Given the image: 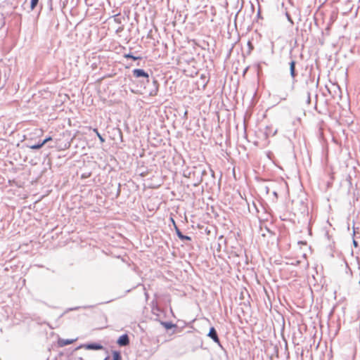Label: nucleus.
<instances>
[{
	"label": "nucleus",
	"instance_id": "1",
	"mask_svg": "<svg viewBox=\"0 0 360 360\" xmlns=\"http://www.w3.org/2000/svg\"><path fill=\"white\" fill-rule=\"evenodd\" d=\"M174 149L172 148L169 140L159 141V156L162 160V164L168 167L173 160Z\"/></svg>",
	"mask_w": 360,
	"mask_h": 360
},
{
	"label": "nucleus",
	"instance_id": "2",
	"mask_svg": "<svg viewBox=\"0 0 360 360\" xmlns=\"http://www.w3.org/2000/svg\"><path fill=\"white\" fill-rule=\"evenodd\" d=\"M159 255H162L161 257L162 260H167L168 258H171L169 257V244L165 238H162V237H159Z\"/></svg>",
	"mask_w": 360,
	"mask_h": 360
},
{
	"label": "nucleus",
	"instance_id": "3",
	"mask_svg": "<svg viewBox=\"0 0 360 360\" xmlns=\"http://www.w3.org/2000/svg\"><path fill=\"white\" fill-rule=\"evenodd\" d=\"M295 65H296V62L294 60H291L289 63L290 74V77L292 78V84H294L297 82L296 77L297 75V73L295 70Z\"/></svg>",
	"mask_w": 360,
	"mask_h": 360
},
{
	"label": "nucleus",
	"instance_id": "4",
	"mask_svg": "<svg viewBox=\"0 0 360 360\" xmlns=\"http://www.w3.org/2000/svg\"><path fill=\"white\" fill-rule=\"evenodd\" d=\"M195 174V173H198L200 174V178L198 179L197 182L194 184V186L199 185L202 181V176L207 174V171L205 169H202L201 167H195V171L193 172Z\"/></svg>",
	"mask_w": 360,
	"mask_h": 360
},
{
	"label": "nucleus",
	"instance_id": "5",
	"mask_svg": "<svg viewBox=\"0 0 360 360\" xmlns=\"http://www.w3.org/2000/svg\"><path fill=\"white\" fill-rule=\"evenodd\" d=\"M80 347H84L86 349H92V350H99V349H102L103 348V345H101L99 343H96V342L84 344V345L79 347V348H80Z\"/></svg>",
	"mask_w": 360,
	"mask_h": 360
},
{
	"label": "nucleus",
	"instance_id": "6",
	"mask_svg": "<svg viewBox=\"0 0 360 360\" xmlns=\"http://www.w3.org/2000/svg\"><path fill=\"white\" fill-rule=\"evenodd\" d=\"M117 343L121 346L124 347L129 344V338L127 334H123L117 340Z\"/></svg>",
	"mask_w": 360,
	"mask_h": 360
},
{
	"label": "nucleus",
	"instance_id": "7",
	"mask_svg": "<svg viewBox=\"0 0 360 360\" xmlns=\"http://www.w3.org/2000/svg\"><path fill=\"white\" fill-rule=\"evenodd\" d=\"M207 336L210 337L214 342L219 344L220 340L218 337L217 330L214 327H211L210 328V331L207 334Z\"/></svg>",
	"mask_w": 360,
	"mask_h": 360
},
{
	"label": "nucleus",
	"instance_id": "8",
	"mask_svg": "<svg viewBox=\"0 0 360 360\" xmlns=\"http://www.w3.org/2000/svg\"><path fill=\"white\" fill-rule=\"evenodd\" d=\"M162 326L165 327L166 330H170L174 328V330L171 334H174L175 333V329L177 328L176 324L172 323V322H166V321H160V322Z\"/></svg>",
	"mask_w": 360,
	"mask_h": 360
},
{
	"label": "nucleus",
	"instance_id": "9",
	"mask_svg": "<svg viewBox=\"0 0 360 360\" xmlns=\"http://www.w3.org/2000/svg\"><path fill=\"white\" fill-rule=\"evenodd\" d=\"M133 75L136 77H148V75L142 69H134L133 70Z\"/></svg>",
	"mask_w": 360,
	"mask_h": 360
},
{
	"label": "nucleus",
	"instance_id": "10",
	"mask_svg": "<svg viewBox=\"0 0 360 360\" xmlns=\"http://www.w3.org/2000/svg\"><path fill=\"white\" fill-rule=\"evenodd\" d=\"M170 219L172 221V222H173L174 225V226H176V225H175V224H174V221L173 219H172V218H170ZM175 228H176V234H177L178 237H179L181 240H191V238L190 236H185V235H184V234H183V233L179 231V229H177V227H176V226H175Z\"/></svg>",
	"mask_w": 360,
	"mask_h": 360
},
{
	"label": "nucleus",
	"instance_id": "11",
	"mask_svg": "<svg viewBox=\"0 0 360 360\" xmlns=\"http://www.w3.org/2000/svg\"><path fill=\"white\" fill-rule=\"evenodd\" d=\"M243 6V0H236V8H238V12L235 17V20H236V18L239 13V12L241 11L242 8Z\"/></svg>",
	"mask_w": 360,
	"mask_h": 360
},
{
	"label": "nucleus",
	"instance_id": "12",
	"mask_svg": "<svg viewBox=\"0 0 360 360\" xmlns=\"http://www.w3.org/2000/svg\"><path fill=\"white\" fill-rule=\"evenodd\" d=\"M74 342V340L66 339V340H60L59 341V344L60 346H65L68 345H70Z\"/></svg>",
	"mask_w": 360,
	"mask_h": 360
},
{
	"label": "nucleus",
	"instance_id": "13",
	"mask_svg": "<svg viewBox=\"0 0 360 360\" xmlns=\"http://www.w3.org/2000/svg\"><path fill=\"white\" fill-rule=\"evenodd\" d=\"M124 57L126 58H131L133 59L134 60H139V59H141V57L140 56H134L132 53H126L124 55Z\"/></svg>",
	"mask_w": 360,
	"mask_h": 360
},
{
	"label": "nucleus",
	"instance_id": "14",
	"mask_svg": "<svg viewBox=\"0 0 360 360\" xmlns=\"http://www.w3.org/2000/svg\"><path fill=\"white\" fill-rule=\"evenodd\" d=\"M44 146V143L42 141L38 142L37 144H34L30 146V148L33 150H37L41 148Z\"/></svg>",
	"mask_w": 360,
	"mask_h": 360
},
{
	"label": "nucleus",
	"instance_id": "15",
	"mask_svg": "<svg viewBox=\"0 0 360 360\" xmlns=\"http://www.w3.org/2000/svg\"><path fill=\"white\" fill-rule=\"evenodd\" d=\"M112 360H122L120 352L114 351L112 353Z\"/></svg>",
	"mask_w": 360,
	"mask_h": 360
},
{
	"label": "nucleus",
	"instance_id": "16",
	"mask_svg": "<svg viewBox=\"0 0 360 360\" xmlns=\"http://www.w3.org/2000/svg\"><path fill=\"white\" fill-rule=\"evenodd\" d=\"M94 131L96 134L101 143L105 142V139L100 134L97 129H94Z\"/></svg>",
	"mask_w": 360,
	"mask_h": 360
},
{
	"label": "nucleus",
	"instance_id": "17",
	"mask_svg": "<svg viewBox=\"0 0 360 360\" xmlns=\"http://www.w3.org/2000/svg\"><path fill=\"white\" fill-rule=\"evenodd\" d=\"M38 2H39V0H31V2H30L31 10H34Z\"/></svg>",
	"mask_w": 360,
	"mask_h": 360
},
{
	"label": "nucleus",
	"instance_id": "18",
	"mask_svg": "<svg viewBox=\"0 0 360 360\" xmlns=\"http://www.w3.org/2000/svg\"><path fill=\"white\" fill-rule=\"evenodd\" d=\"M153 308H152V311L155 314V311H158V301L154 300L153 302Z\"/></svg>",
	"mask_w": 360,
	"mask_h": 360
},
{
	"label": "nucleus",
	"instance_id": "19",
	"mask_svg": "<svg viewBox=\"0 0 360 360\" xmlns=\"http://www.w3.org/2000/svg\"><path fill=\"white\" fill-rule=\"evenodd\" d=\"M285 16H286V18H287L288 20V21H289L292 25H293V23H294V22H293V21H292V18H291V16H290V15L288 12H286V13H285Z\"/></svg>",
	"mask_w": 360,
	"mask_h": 360
},
{
	"label": "nucleus",
	"instance_id": "20",
	"mask_svg": "<svg viewBox=\"0 0 360 360\" xmlns=\"http://www.w3.org/2000/svg\"><path fill=\"white\" fill-rule=\"evenodd\" d=\"M307 103L308 104H309V103H310V102H311V94H310V92H309V91H307Z\"/></svg>",
	"mask_w": 360,
	"mask_h": 360
},
{
	"label": "nucleus",
	"instance_id": "21",
	"mask_svg": "<svg viewBox=\"0 0 360 360\" xmlns=\"http://www.w3.org/2000/svg\"><path fill=\"white\" fill-rule=\"evenodd\" d=\"M51 140H52L51 136H49V137H46L45 139H44L42 141V142L44 143V145L45 143H48Z\"/></svg>",
	"mask_w": 360,
	"mask_h": 360
},
{
	"label": "nucleus",
	"instance_id": "22",
	"mask_svg": "<svg viewBox=\"0 0 360 360\" xmlns=\"http://www.w3.org/2000/svg\"><path fill=\"white\" fill-rule=\"evenodd\" d=\"M191 172H188V173H187V174L184 172V176H185L191 177Z\"/></svg>",
	"mask_w": 360,
	"mask_h": 360
},
{
	"label": "nucleus",
	"instance_id": "23",
	"mask_svg": "<svg viewBox=\"0 0 360 360\" xmlns=\"http://www.w3.org/2000/svg\"><path fill=\"white\" fill-rule=\"evenodd\" d=\"M273 195L277 198H278V194H277V192L276 191H274L273 192Z\"/></svg>",
	"mask_w": 360,
	"mask_h": 360
},
{
	"label": "nucleus",
	"instance_id": "24",
	"mask_svg": "<svg viewBox=\"0 0 360 360\" xmlns=\"http://www.w3.org/2000/svg\"><path fill=\"white\" fill-rule=\"evenodd\" d=\"M79 308V307H75V308H71L69 310L70 311H71V310H76V309H78Z\"/></svg>",
	"mask_w": 360,
	"mask_h": 360
},
{
	"label": "nucleus",
	"instance_id": "25",
	"mask_svg": "<svg viewBox=\"0 0 360 360\" xmlns=\"http://www.w3.org/2000/svg\"><path fill=\"white\" fill-rule=\"evenodd\" d=\"M353 243H354V245L355 247H356V246H357V245H358L357 242H356V240H353Z\"/></svg>",
	"mask_w": 360,
	"mask_h": 360
},
{
	"label": "nucleus",
	"instance_id": "26",
	"mask_svg": "<svg viewBox=\"0 0 360 360\" xmlns=\"http://www.w3.org/2000/svg\"><path fill=\"white\" fill-rule=\"evenodd\" d=\"M248 46H250L251 49H252V43L250 41H248Z\"/></svg>",
	"mask_w": 360,
	"mask_h": 360
},
{
	"label": "nucleus",
	"instance_id": "27",
	"mask_svg": "<svg viewBox=\"0 0 360 360\" xmlns=\"http://www.w3.org/2000/svg\"><path fill=\"white\" fill-rule=\"evenodd\" d=\"M259 16H260V11L259 10L257 12V17H259Z\"/></svg>",
	"mask_w": 360,
	"mask_h": 360
},
{
	"label": "nucleus",
	"instance_id": "28",
	"mask_svg": "<svg viewBox=\"0 0 360 360\" xmlns=\"http://www.w3.org/2000/svg\"><path fill=\"white\" fill-rule=\"evenodd\" d=\"M309 82H310L311 84H314V80H313V79H309Z\"/></svg>",
	"mask_w": 360,
	"mask_h": 360
},
{
	"label": "nucleus",
	"instance_id": "29",
	"mask_svg": "<svg viewBox=\"0 0 360 360\" xmlns=\"http://www.w3.org/2000/svg\"><path fill=\"white\" fill-rule=\"evenodd\" d=\"M104 360H107V358H105Z\"/></svg>",
	"mask_w": 360,
	"mask_h": 360
},
{
	"label": "nucleus",
	"instance_id": "30",
	"mask_svg": "<svg viewBox=\"0 0 360 360\" xmlns=\"http://www.w3.org/2000/svg\"><path fill=\"white\" fill-rule=\"evenodd\" d=\"M87 0H85V1L86 2Z\"/></svg>",
	"mask_w": 360,
	"mask_h": 360
}]
</instances>
